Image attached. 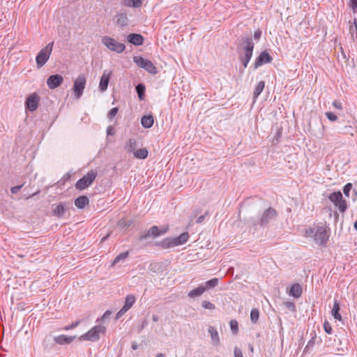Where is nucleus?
I'll return each mask as SVG.
<instances>
[{
    "mask_svg": "<svg viewBox=\"0 0 357 357\" xmlns=\"http://www.w3.org/2000/svg\"><path fill=\"white\" fill-rule=\"evenodd\" d=\"M345 128H351V126H346Z\"/></svg>",
    "mask_w": 357,
    "mask_h": 357,
    "instance_id": "obj_63",
    "label": "nucleus"
},
{
    "mask_svg": "<svg viewBox=\"0 0 357 357\" xmlns=\"http://www.w3.org/2000/svg\"><path fill=\"white\" fill-rule=\"evenodd\" d=\"M109 234H107L106 236L103 237V238H102V241H105V240L109 237Z\"/></svg>",
    "mask_w": 357,
    "mask_h": 357,
    "instance_id": "obj_58",
    "label": "nucleus"
},
{
    "mask_svg": "<svg viewBox=\"0 0 357 357\" xmlns=\"http://www.w3.org/2000/svg\"><path fill=\"white\" fill-rule=\"evenodd\" d=\"M310 344H312V340H310V342H308V345H309Z\"/></svg>",
    "mask_w": 357,
    "mask_h": 357,
    "instance_id": "obj_61",
    "label": "nucleus"
},
{
    "mask_svg": "<svg viewBox=\"0 0 357 357\" xmlns=\"http://www.w3.org/2000/svg\"><path fill=\"white\" fill-rule=\"evenodd\" d=\"M324 328L326 333L331 334L333 332L332 327L328 321H326L324 324Z\"/></svg>",
    "mask_w": 357,
    "mask_h": 357,
    "instance_id": "obj_41",
    "label": "nucleus"
},
{
    "mask_svg": "<svg viewBox=\"0 0 357 357\" xmlns=\"http://www.w3.org/2000/svg\"><path fill=\"white\" fill-rule=\"evenodd\" d=\"M111 312L109 310H107L104 314L102 316L101 319L102 320H104L105 319L107 318L110 314H111Z\"/></svg>",
    "mask_w": 357,
    "mask_h": 357,
    "instance_id": "obj_54",
    "label": "nucleus"
},
{
    "mask_svg": "<svg viewBox=\"0 0 357 357\" xmlns=\"http://www.w3.org/2000/svg\"><path fill=\"white\" fill-rule=\"evenodd\" d=\"M79 321H78L73 322L70 325H68V326H65L63 329L65 331H69V330L73 329L75 327H77L79 325Z\"/></svg>",
    "mask_w": 357,
    "mask_h": 357,
    "instance_id": "obj_46",
    "label": "nucleus"
},
{
    "mask_svg": "<svg viewBox=\"0 0 357 357\" xmlns=\"http://www.w3.org/2000/svg\"><path fill=\"white\" fill-rule=\"evenodd\" d=\"M326 116L331 121H335L337 119V116L334 113L331 112H326Z\"/></svg>",
    "mask_w": 357,
    "mask_h": 357,
    "instance_id": "obj_43",
    "label": "nucleus"
},
{
    "mask_svg": "<svg viewBox=\"0 0 357 357\" xmlns=\"http://www.w3.org/2000/svg\"><path fill=\"white\" fill-rule=\"evenodd\" d=\"M53 44V42L48 43L45 47L40 50L36 56V61L38 68L43 66L50 59L52 52Z\"/></svg>",
    "mask_w": 357,
    "mask_h": 357,
    "instance_id": "obj_4",
    "label": "nucleus"
},
{
    "mask_svg": "<svg viewBox=\"0 0 357 357\" xmlns=\"http://www.w3.org/2000/svg\"><path fill=\"white\" fill-rule=\"evenodd\" d=\"M265 87V83L264 81H260L257 86H255V91L253 92V98L256 100L260 93L263 91Z\"/></svg>",
    "mask_w": 357,
    "mask_h": 357,
    "instance_id": "obj_30",
    "label": "nucleus"
},
{
    "mask_svg": "<svg viewBox=\"0 0 357 357\" xmlns=\"http://www.w3.org/2000/svg\"><path fill=\"white\" fill-rule=\"evenodd\" d=\"M272 60L271 56L266 51L262 52L255 62V69L258 68L264 64L271 63Z\"/></svg>",
    "mask_w": 357,
    "mask_h": 357,
    "instance_id": "obj_13",
    "label": "nucleus"
},
{
    "mask_svg": "<svg viewBox=\"0 0 357 357\" xmlns=\"http://www.w3.org/2000/svg\"><path fill=\"white\" fill-rule=\"evenodd\" d=\"M352 189V184L351 183H347L344 185L343 188V192L347 197H349V192Z\"/></svg>",
    "mask_w": 357,
    "mask_h": 357,
    "instance_id": "obj_40",
    "label": "nucleus"
},
{
    "mask_svg": "<svg viewBox=\"0 0 357 357\" xmlns=\"http://www.w3.org/2000/svg\"><path fill=\"white\" fill-rule=\"evenodd\" d=\"M156 357H163V354H159L157 355Z\"/></svg>",
    "mask_w": 357,
    "mask_h": 357,
    "instance_id": "obj_60",
    "label": "nucleus"
},
{
    "mask_svg": "<svg viewBox=\"0 0 357 357\" xmlns=\"http://www.w3.org/2000/svg\"><path fill=\"white\" fill-rule=\"evenodd\" d=\"M202 306L205 309L211 310H213L215 308V305L208 301H203L202 302Z\"/></svg>",
    "mask_w": 357,
    "mask_h": 357,
    "instance_id": "obj_38",
    "label": "nucleus"
},
{
    "mask_svg": "<svg viewBox=\"0 0 357 357\" xmlns=\"http://www.w3.org/2000/svg\"><path fill=\"white\" fill-rule=\"evenodd\" d=\"M340 309V305H339L338 301H335L334 304H333V309H332V315L333 316V317L335 319L341 321L342 320V316L339 313Z\"/></svg>",
    "mask_w": 357,
    "mask_h": 357,
    "instance_id": "obj_27",
    "label": "nucleus"
},
{
    "mask_svg": "<svg viewBox=\"0 0 357 357\" xmlns=\"http://www.w3.org/2000/svg\"><path fill=\"white\" fill-rule=\"evenodd\" d=\"M63 78L61 75L56 74L50 76L47 79V85L50 89L59 87L63 82Z\"/></svg>",
    "mask_w": 357,
    "mask_h": 357,
    "instance_id": "obj_12",
    "label": "nucleus"
},
{
    "mask_svg": "<svg viewBox=\"0 0 357 357\" xmlns=\"http://www.w3.org/2000/svg\"><path fill=\"white\" fill-rule=\"evenodd\" d=\"M149 151L146 148L139 149L133 153V155L137 159H145L148 157Z\"/></svg>",
    "mask_w": 357,
    "mask_h": 357,
    "instance_id": "obj_26",
    "label": "nucleus"
},
{
    "mask_svg": "<svg viewBox=\"0 0 357 357\" xmlns=\"http://www.w3.org/2000/svg\"><path fill=\"white\" fill-rule=\"evenodd\" d=\"M66 204L61 202L52 210V214L57 217H61L66 211Z\"/></svg>",
    "mask_w": 357,
    "mask_h": 357,
    "instance_id": "obj_19",
    "label": "nucleus"
},
{
    "mask_svg": "<svg viewBox=\"0 0 357 357\" xmlns=\"http://www.w3.org/2000/svg\"><path fill=\"white\" fill-rule=\"evenodd\" d=\"M136 91L138 94V97L140 100H143L144 99V93H145V86L144 84H139L137 86H136Z\"/></svg>",
    "mask_w": 357,
    "mask_h": 357,
    "instance_id": "obj_34",
    "label": "nucleus"
},
{
    "mask_svg": "<svg viewBox=\"0 0 357 357\" xmlns=\"http://www.w3.org/2000/svg\"><path fill=\"white\" fill-rule=\"evenodd\" d=\"M38 193V192H35L32 196L35 195H37Z\"/></svg>",
    "mask_w": 357,
    "mask_h": 357,
    "instance_id": "obj_64",
    "label": "nucleus"
},
{
    "mask_svg": "<svg viewBox=\"0 0 357 357\" xmlns=\"http://www.w3.org/2000/svg\"><path fill=\"white\" fill-rule=\"evenodd\" d=\"M116 23L121 26H125L128 24V18L126 13H119L116 15Z\"/></svg>",
    "mask_w": 357,
    "mask_h": 357,
    "instance_id": "obj_25",
    "label": "nucleus"
},
{
    "mask_svg": "<svg viewBox=\"0 0 357 357\" xmlns=\"http://www.w3.org/2000/svg\"><path fill=\"white\" fill-rule=\"evenodd\" d=\"M189 238V234L188 232H183L180 234L178 237L174 238V245L176 246L183 245L185 243Z\"/></svg>",
    "mask_w": 357,
    "mask_h": 357,
    "instance_id": "obj_22",
    "label": "nucleus"
},
{
    "mask_svg": "<svg viewBox=\"0 0 357 357\" xmlns=\"http://www.w3.org/2000/svg\"><path fill=\"white\" fill-rule=\"evenodd\" d=\"M102 43L108 50L119 54L122 53L126 49L124 44L119 43L109 36H103Z\"/></svg>",
    "mask_w": 357,
    "mask_h": 357,
    "instance_id": "obj_5",
    "label": "nucleus"
},
{
    "mask_svg": "<svg viewBox=\"0 0 357 357\" xmlns=\"http://www.w3.org/2000/svg\"><path fill=\"white\" fill-rule=\"evenodd\" d=\"M124 5L128 7L139 8L143 0H122Z\"/></svg>",
    "mask_w": 357,
    "mask_h": 357,
    "instance_id": "obj_29",
    "label": "nucleus"
},
{
    "mask_svg": "<svg viewBox=\"0 0 357 357\" xmlns=\"http://www.w3.org/2000/svg\"><path fill=\"white\" fill-rule=\"evenodd\" d=\"M340 212L344 213L347 208V202L344 199H343V197L341 199V201H339L336 204H334Z\"/></svg>",
    "mask_w": 357,
    "mask_h": 357,
    "instance_id": "obj_33",
    "label": "nucleus"
},
{
    "mask_svg": "<svg viewBox=\"0 0 357 357\" xmlns=\"http://www.w3.org/2000/svg\"><path fill=\"white\" fill-rule=\"evenodd\" d=\"M284 305L288 308L290 310H291L292 312H294L296 311V306H295V304L292 302H290V301H287L284 303Z\"/></svg>",
    "mask_w": 357,
    "mask_h": 357,
    "instance_id": "obj_45",
    "label": "nucleus"
},
{
    "mask_svg": "<svg viewBox=\"0 0 357 357\" xmlns=\"http://www.w3.org/2000/svg\"><path fill=\"white\" fill-rule=\"evenodd\" d=\"M96 176V171H89L85 176H84L82 178H81L77 181L75 184V188L79 190H84L93 183Z\"/></svg>",
    "mask_w": 357,
    "mask_h": 357,
    "instance_id": "obj_6",
    "label": "nucleus"
},
{
    "mask_svg": "<svg viewBox=\"0 0 357 357\" xmlns=\"http://www.w3.org/2000/svg\"><path fill=\"white\" fill-rule=\"evenodd\" d=\"M306 237H313L314 241L319 245H325L329 238V229L323 226H316L305 230Z\"/></svg>",
    "mask_w": 357,
    "mask_h": 357,
    "instance_id": "obj_1",
    "label": "nucleus"
},
{
    "mask_svg": "<svg viewBox=\"0 0 357 357\" xmlns=\"http://www.w3.org/2000/svg\"><path fill=\"white\" fill-rule=\"evenodd\" d=\"M333 106L338 109H342V103L339 101L335 100L333 102Z\"/></svg>",
    "mask_w": 357,
    "mask_h": 357,
    "instance_id": "obj_50",
    "label": "nucleus"
},
{
    "mask_svg": "<svg viewBox=\"0 0 357 357\" xmlns=\"http://www.w3.org/2000/svg\"><path fill=\"white\" fill-rule=\"evenodd\" d=\"M117 112H118V108L117 107H114V108L111 109L110 111L108 113V117L110 119H112L116 116Z\"/></svg>",
    "mask_w": 357,
    "mask_h": 357,
    "instance_id": "obj_44",
    "label": "nucleus"
},
{
    "mask_svg": "<svg viewBox=\"0 0 357 357\" xmlns=\"http://www.w3.org/2000/svg\"><path fill=\"white\" fill-rule=\"evenodd\" d=\"M126 312V310L121 307V309L116 313L115 319H120Z\"/></svg>",
    "mask_w": 357,
    "mask_h": 357,
    "instance_id": "obj_49",
    "label": "nucleus"
},
{
    "mask_svg": "<svg viewBox=\"0 0 357 357\" xmlns=\"http://www.w3.org/2000/svg\"><path fill=\"white\" fill-rule=\"evenodd\" d=\"M39 101L40 97L37 93L31 94L26 100V109L31 112L35 111L38 107Z\"/></svg>",
    "mask_w": 357,
    "mask_h": 357,
    "instance_id": "obj_11",
    "label": "nucleus"
},
{
    "mask_svg": "<svg viewBox=\"0 0 357 357\" xmlns=\"http://www.w3.org/2000/svg\"><path fill=\"white\" fill-rule=\"evenodd\" d=\"M133 61L139 68H144L148 73L155 75L158 71L154 64L149 60L143 58L142 56H134Z\"/></svg>",
    "mask_w": 357,
    "mask_h": 357,
    "instance_id": "obj_7",
    "label": "nucleus"
},
{
    "mask_svg": "<svg viewBox=\"0 0 357 357\" xmlns=\"http://www.w3.org/2000/svg\"><path fill=\"white\" fill-rule=\"evenodd\" d=\"M261 35V31H257L255 32L254 37H255V39L258 40V39L260 38Z\"/></svg>",
    "mask_w": 357,
    "mask_h": 357,
    "instance_id": "obj_53",
    "label": "nucleus"
},
{
    "mask_svg": "<svg viewBox=\"0 0 357 357\" xmlns=\"http://www.w3.org/2000/svg\"><path fill=\"white\" fill-rule=\"evenodd\" d=\"M259 317V312L258 309L253 308L250 312V319L252 323H257Z\"/></svg>",
    "mask_w": 357,
    "mask_h": 357,
    "instance_id": "obj_35",
    "label": "nucleus"
},
{
    "mask_svg": "<svg viewBox=\"0 0 357 357\" xmlns=\"http://www.w3.org/2000/svg\"><path fill=\"white\" fill-rule=\"evenodd\" d=\"M242 43L244 45V53L243 55L240 56V60L242 62L243 67L246 68L252 56L254 43L252 38L250 37L243 38L242 39Z\"/></svg>",
    "mask_w": 357,
    "mask_h": 357,
    "instance_id": "obj_2",
    "label": "nucleus"
},
{
    "mask_svg": "<svg viewBox=\"0 0 357 357\" xmlns=\"http://www.w3.org/2000/svg\"><path fill=\"white\" fill-rule=\"evenodd\" d=\"M24 185V184L22 185H16V186H14L13 188H11L10 189V192L13 193V194H16L18 192V191L22 188V186Z\"/></svg>",
    "mask_w": 357,
    "mask_h": 357,
    "instance_id": "obj_48",
    "label": "nucleus"
},
{
    "mask_svg": "<svg viewBox=\"0 0 357 357\" xmlns=\"http://www.w3.org/2000/svg\"><path fill=\"white\" fill-rule=\"evenodd\" d=\"M349 6L351 8L354 13L357 12V0H349Z\"/></svg>",
    "mask_w": 357,
    "mask_h": 357,
    "instance_id": "obj_42",
    "label": "nucleus"
},
{
    "mask_svg": "<svg viewBox=\"0 0 357 357\" xmlns=\"http://www.w3.org/2000/svg\"><path fill=\"white\" fill-rule=\"evenodd\" d=\"M152 319L153 321L157 322L158 321V317L157 315H153Z\"/></svg>",
    "mask_w": 357,
    "mask_h": 357,
    "instance_id": "obj_56",
    "label": "nucleus"
},
{
    "mask_svg": "<svg viewBox=\"0 0 357 357\" xmlns=\"http://www.w3.org/2000/svg\"><path fill=\"white\" fill-rule=\"evenodd\" d=\"M310 344H312V340H310V342H308V345H309Z\"/></svg>",
    "mask_w": 357,
    "mask_h": 357,
    "instance_id": "obj_62",
    "label": "nucleus"
},
{
    "mask_svg": "<svg viewBox=\"0 0 357 357\" xmlns=\"http://www.w3.org/2000/svg\"><path fill=\"white\" fill-rule=\"evenodd\" d=\"M161 245L164 248H169L170 247H174V238H166L162 242Z\"/></svg>",
    "mask_w": 357,
    "mask_h": 357,
    "instance_id": "obj_32",
    "label": "nucleus"
},
{
    "mask_svg": "<svg viewBox=\"0 0 357 357\" xmlns=\"http://www.w3.org/2000/svg\"><path fill=\"white\" fill-rule=\"evenodd\" d=\"M206 287L204 286H199L192 291H189L188 296L190 298H195L201 296L205 291Z\"/></svg>",
    "mask_w": 357,
    "mask_h": 357,
    "instance_id": "obj_24",
    "label": "nucleus"
},
{
    "mask_svg": "<svg viewBox=\"0 0 357 357\" xmlns=\"http://www.w3.org/2000/svg\"><path fill=\"white\" fill-rule=\"evenodd\" d=\"M230 328L234 334H236L238 331V322L236 320L230 321Z\"/></svg>",
    "mask_w": 357,
    "mask_h": 357,
    "instance_id": "obj_39",
    "label": "nucleus"
},
{
    "mask_svg": "<svg viewBox=\"0 0 357 357\" xmlns=\"http://www.w3.org/2000/svg\"><path fill=\"white\" fill-rule=\"evenodd\" d=\"M208 333H210L211 340H213L214 344H218L220 342V340H219V335H218L217 330L214 327L210 326L208 328Z\"/></svg>",
    "mask_w": 357,
    "mask_h": 357,
    "instance_id": "obj_28",
    "label": "nucleus"
},
{
    "mask_svg": "<svg viewBox=\"0 0 357 357\" xmlns=\"http://www.w3.org/2000/svg\"><path fill=\"white\" fill-rule=\"evenodd\" d=\"M277 215L278 213L276 211L274 208L269 207L262 214L259 220L260 225L261 226L267 225L271 220L276 218Z\"/></svg>",
    "mask_w": 357,
    "mask_h": 357,
    "instance_id": "obj_10",
    "label": "nucleus"
},
{
    "mask_svg": "<svg viewBox=\"0 0 357 357\" xmlns=\"http://www.w3.org/2000/svg\"><path fill=\"white\" fill-rule=\"evenodd\" d=\"M89 203V198L86 196H79L75 200V205L77 208L82 209Z\"/></svg>",
    "mask_w": 357,
    "mask_h": 357,
    "instance_id": "obj_18",
    "label": "nucleus"
},
{
    "mask_svg": "<svg viewBox=\"0 0 357 357\" xmlns=\"http://www.w3.org/2000/svg\"><path fill=\"white\" fill-rule=\"evenodd\" d=\"M132 349L133 350H136V349H138V344H137V343H135V342L132 343Z\"/></svg>",
    "mask_w": 357,
    "mask_h": 357,
    "instance_id": "obj_55",
    "label": "nucleus"
},
{
    "mask_svg": "<svg viewBox=\"0 0 357 357\" xmlns=\"http://www.w3.org/2000/svg\"><path fill=\"white\" fill-rule=\"evenodd\" d=\"M115 133L114 130L112 126H109L107 128V135H114Z\"/></svg>",
    "mask_w": 357,
    "mask_h": 357,
    "instance_id": "obj_51",
    "label": "nucleus"
},
{
    "mask_svg": "<svg viewBox=\"0 0 357 357\" xmlns=\"http://www.w3.org/2000/svg\"><path fill=\"white\" fill-rule=\"evenodd\" d=\"M106 328L102 325H96L88 332L80 336V340L96 342L100 339V334H105Z\"/></svg>",
    "mask_w": 357,
    "mask_h": 357,
    "instance_id": "obj_3",
    "label": "nucleus"
},
{
    "mask_svg": "<svg viewBox=\"0 0 357 357\" xmlns=\"http://www.w3.org/2000/svg\"><path fill=\"white\" fill-rule=\"evenodd\" d=\"M75 339V336H68L66 335H61L54 337V342L58 344H68Z\"/></svg>",
    "mask_w": 357,
    "mask_h": 357,
    "instance_id": "obj_15",
    "label": "nucleus"
},
{
    "mask_svg": "<svg viewBox=\"0 0 357 357\" xmlns=\"http://www.w3.org/2000/svg\"><path fill=\"white\" fill-rule=\"evenodd\" d=\"M234 357H243L241 350L238 347L234 348Z\"/></svg>",
    "mask_w": 357,
    "mask_h": 357,
    "instance_id": "obj_47",
    "label": "nucleus"
},
{
    "mask_svg": "<svg viewBox=\"0 0 357 357\" xmlns=\"http://www.w3.org/2000/svg\"><path fill=\"white\" fill-rule=\"evenodd\" d=\"M205 216H206V215H200L199 217H198V218L196 220V222L197 224L202 223L204 220Z\"/></svg>",
    "mask_w": 357,
    "mask_h": 357,
    "instance_id": "obj_52",
    "label": "nucleus"
},
{
    "mask_svg": "<svg viewBox=\"0 0 357 357\" xmlns=\"http://www.w3.org/2000/svg\"><path fill=\"white\" fill-rule=\"evenodd\" d=\"M342 198V195L340 191L334 192L331 193L328 197L329 200L334 204L338 202L339 201H341Z\"/></svg>",
    "mask_w": 357,
    "mask_h": 357,
    "instance_id": "obj_31",
    "label": "nucleus"
},
{
    "mask_svg": "<svg viewBox=\"0 0 357 357\" xmlns=\"http://www.w3.org/2000/svg\"><path fill=\"white\" fill-rule=\"evenodd\" d=\"M136 148H137V141L136 139L132 138V139H129L126 144H125V150L126 151V152L128 153H134L135 151H136Z\"/></svg>",
    "mask_w": 357,
    "mask_h": 357,
    "instance_id": "obj_21",
    "label": "nucleus"
},
{
    "mask_svg": "<svg viewBox=\"0 0 357 357\" xmlns=\"http://www.w3.org/2000/svg\"><path fill=\"white\" fill-rule=\"evenodd\" d=\"M168 231V226H163L160 229L157 226L151 227L146 233L142 234L139 237V240H144L148 237H158L160 235L165 234Z\"/></svg>",
    "mask_w": 357,
    "mask_h": 357,
    "instance_id": "obj_9",
    "label": "nucleus"
},
{
    "mask_svg": "<svg viewBox=\"0 0 357 357\" xmlns=\"http://www.w3.org/2000/svg\"><path fill=\"white\" fill-rule=\"evenodd\" d=\"M196 215H197V213L192 214V215H191V220H190V222H192V219H193L194 218H195V217H196Z\"/></svg>",
    "mask_w": 357,
    "mask_h": 357,
    "instance_id": "obj_57",
    "label": "nucleus"
},
{
    "mask_svg": "<svg viewBox=\"0 0 357 357\" xmlns=\"http://www.w3.org/2000/svg\"><path fill=\"white\" fill-rule=\"evenodd\" d=\"M302 292V287L301 286V284L296 283L294 284L291 287L289 294L296 298H298L301 296Z\"/></svg>",
    "mask_w": 357,
    "mask_h": 357,
    "instance_id": "obj_17",
    "label": "nucleus"
},
{
    "mask_svg": "<svg viewBox=\"0 0 357 357\" xmlns=\"http://www.w3.org/2000/svg\"><path fill=\"white\" fill-rule=\"evenodd\" d=\"M135 296L132 294L127 295L125 300V303L122 308L125 310L128 311L135 303Z\"/></svg>",
    "mask_w": 357,
    "mask_h": 357,
    "instance_id": "obj_20",
    "label": "nucleus"
},
{
    "mask_svg": "<svg viewBox=\"0 0 357 357\" xmlns=\"http://www.w3.org/2000/svg\"><path fill=\"white\" fill-rule=\"evenodd\" d=\"M128 255H129V252L128 251L125 252L120 253L114 259V260L112 263V265L117 264L118 262H119L121 260L126 259V258H128Z\"/></svg>",
    "mask_w": 357,
    "mask_h": 357,
    "instance_id": "obj_36",
    "label": "nucleus"
},
{
    "mask_svg": "<svg viewBox=\"0 0 357 357\" xmlns=\"http://www.w3.org/2000/svg\"><path fill=\"white\" fill-rule=\"evenodd\" d=\"M154 119L152 115L144 116L141 119L142 126L145 128H149L153 125Z\"/></svg>",
    "mask_w": 357,
    "mask_h": 357,
    "instance_id": "obj_23",
    "label": "nucleus"
},
{
    "mask_svg": "<svg viewBox=\"0 0 357 357\" xmlns=\"http://www.w3.org/2000/svg\"><path fill=\"white\" fill-rule=\"evenodd\" d=\"M112 75V72L109 70H104L100 80L99 89L100 91L104 92L107 90L108 84Z\"/></svg>",
    "mask_w": 357,
    "mask_h": 357,
    "instance_id": "obj_14",
    "label": "nucleus"
},
{
    "mask_svg": "<svg viewBox=\"0 0 357 357\" xmlns=\"http://www.w3.org/2000/svg\"><path fill=\"white\" fill-rule=\"evenodd\" d=\"M354 228L357 230V220L354 222Z\"/></svg>",
    "mask_w": 357,
    "mask_h": 357,
    "instance_id": "obj_59",
    "label": "nucleus"
},
{
    "mask_svg": "<svg viewBox=\"0 0 357 357\" xmlns=\"http://www.w3.org/2000/svg\"><path fill=\"white\" fill-rule=\"evenodd\" d=\"M218 284V279L216 278H214L211 280H208L206 282V286H204V287H206V289H207L213 288V287H216Z\"/></svg>",
    "mask_w": 357,
    "mask_h": 357,
    "instance_id": "obj_37",
    "label": "nucleus"
},
{
    "mask_svg": "<svg viewBox=\"0 0 357 357\" xmlns=\"http://www.w3.org/2000/svg\"><path fill=\"white\" fill-rule=\"evenodd\" d=\"M86 83V79L83 74L79 75L74 81L73 90L76 98L79 99L82 96Z\"/></svg>",
    "mask_w": 357,
    "mask_h": 357,
    "instance_id": "obj_8",
    "label": "nucleus"
},
{
    "mask_svg": "<svg viewBox=\"0 0 357 357\" xmlns=\"http://www.w3.org/2000/svg\"><path fill=\"white\" fill-rule=\"evenodd\" d=\"M127 40L130 43L135 45H142L144 42V38L142 35L137 33H130L128 36Z\"/></svg>",
    "mask_w": 357,
    "mask_h": 357,
    "instance_id": "obj_16",
    "label": "nucleus"
}]
</instances>
